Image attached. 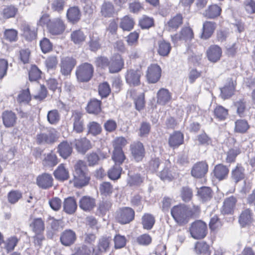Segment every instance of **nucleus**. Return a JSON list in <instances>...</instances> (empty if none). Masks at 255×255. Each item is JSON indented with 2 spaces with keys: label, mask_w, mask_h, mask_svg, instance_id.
<instances>
[{
  "label": "nucleus",
  "mask_w": 255,
  "mask_h": 255,
  "mask_svg": "<svg viewBox=\"0 0 255 255\" xmlns=\"http://www.w3.org/2000/svg\"><path fill=\"white\" fill-rule=\"evenodd\" d=\"M221 11L222 8L217 4H212L205 10L204 15L209 18H215L220 15Z\"/></svg>",
  "instance_id": "obj_38"
},
{
  "label": "nucleus",
  "mask_w": 255,
  "mask_h": 255,
  "mask_svg": "<svg viewBox=\"0 0 255 255\" xmlns=\"http://www.w3.org/2000/svg\"><path fill=\"white\" fill-rule=\"evenodd\" d=\"M237 202L236 198L233 196L226 198L221 209L222 214L224 215L233 214Z\"/></svg>",
  "instance_id": "obj_16"
},
{
  "label": "nucleus",
  "mask_w": 255,
  "mask_h": 255,
  "mask_svg": "<svg viewBox=\"0 0 255 255\" xmlns=\"http://www.w3.org/2000/svg\"><path fill=\"white\" fill-rule=\"evenodd\" d=\"M184 135L179 131H174L168 139V144L171 147L175 148L183 143Z\"/></svg>",
  "instance_id": "obj_22"
},
{
  "label": "nucleus",
  "mask_w": 255,
  "mask_h": 255,
  "mask_svg": "<svg viewBox=\"0 0 255 255\" xmlns=\"http://www.w3.org/2000/svg\"><path fill=\"white\" fill-rule=\"evenodd\" d=\"M73 175L75 186L81 188L88 184L90 177L85 161L80 160L77 161L74 166Z\"/></svg>",
  "instance_id": "obj_1"
},
{
  "label": "nucleus",
  "mask_w": 255,
  "mask_h": 255,
  "mask_svg": "<svg viewBox=\"0 0 255 255\" xmlns=\"http://www.w3.org/2000/svg\"><path fill=\"white\" fill-rule=\"evenodd\" d=\"M144 177L141 176L140 174L136 173L132 175L128 174L127 184L130 187L139 186L143 182Z\"/></svg>",
  "instance_id": "obj_39"
},
{
  "label": "nucleus",
  "mask_w": 255,
  "mask_h": 255,
  "mask_svg": "<svg viewBox=\"0 0 255 255\" xmlns=\"http://www.w3.org/2000/svg\"><path fill=\"white\" fill-rule=\"evenodd\" d=\"M53 178L50 174L44 173L37 176L36 183L40 188L46 189L53 186Z\"/></svg>",
  "instance_id": "obj_17"
},
{
  "label": "nucleus",
  "mask_w": 255,
  "mask_h": 255,
  "mask_svg": "<svg viewBox=\"0 0 255 255\" xmlns=\"http://www.w3.org/2000/svg\"><path fill=\"white\" fill-rule=\"evenodd\" d=\"M83 116V113L80 111H72L70 121L73 124V132L76 133H81L84 131L85 127Z\"/></svg>",
  "instance_id": "obj_5"
},
{
  "label": "nucleus",
  "mask_w": 255,
  "mask_h": 255,
  "mask_svg": "<svg viewBox=\"0 0 255 255\" xmlns=\"http://www.w3.org/2000/svg\"><path fill=\"white\" fill-rule=\"evenodd\" d=\"M110 240L107 238H102L99 240L98 250V253L103 254L106 253V252L109 249Z\"/></svg>",
  "instance_id": "obj_60"
},
{
  "label": "nucleus",
  "mask_w": 255,
  "mask_h": 255,
  "mask_svg": "<svg viewBox=\"0 0 255 255\" xmlns=\"http://www.w3.org/2000/svg\"><path fill=\"white\" fill-rule=\"evenodd\" d=\"M3 125L6 128L13 127L16 124L17 117L15 114L11 111H4L1 115Z\"/></svg>",
  "instance_id": "obj_20"
},
{
  "label": "nucleus",
  "mask_w": 255,
  "mask_h": 255,
  "mask_svg": "<svg viewBox=\"0 0 255 255\" xmlns=\"http://www.w3.org/2000/svg\"><path fill=\"white\" fill-rule=\"evenodd\" d=\"M161 69L156 64H151L148 67L146 72V77L148 81L151 83H156L161 76Z\"/></svg>",
  "instance_id": "obj_13"
},
{
  "label": "nucleus",
  "mask_w": 255,
  "mask_h": 255,
  "mask_svg": "<svg viewBox=\"0 0 255 255\" xmlns=\"http://www.w3.org/2000/svg\"><path fill=\"white\" fill-rule=\"evenodd\" d=\"M150 129L151 125L149 123L146 121L142 122L139 128V136L141 137L147 136L150 131Z\"/></svg>",
  "instance_id": "obj_63"
},
{
  "label": "nucleus",
  "mask_w": 255,
  "mask_h": 255,
  "mask_svg": "<svg viewBox=\"0 0 255 255\" xmlns=\"http://www.w3.org/2000/svg\"><path fill=\"white\" fill-rule=\"evenodd\" d=\"M112 159L115 162V164L119 166L122 164L126 159V156L122 149L120 148L114 150Z\"/></svg>",
  "instance_id": "obj_55"
},
{
  "label": "nucleus",
  "mask_w": 255,
  "mask_h": 255,
  "mask_svg": "<svg viewBox=\"0 0 255 255\" xmlns=\"http://www.w3.org/2000/svg\"><path fill=\"white\" fill-rule=\"evenodd\" d=\"M72 150V144L67 141L61 142L57 147L58 152L64 159H66L71 154Z\"/></svg>",
  "instance_id": "obj_23"
},
{
  "label": "nucleus",
  "mask_w": 255,
  "mask_h": 255,
  "mask_svg": "<svg viewBox=\"0 0 255 255\" xmlns=\"http://www.w3.org/2000/svg\"><path fill=\"white\" fill-rule=\"evenodd\" d=\"M222 53L221 48L217 45L210 46L207 51L208 60L213 63L217 62L220 59Z\"/></svg>",
  "instance_id": "obj_18"
},
{
  "label": "nucleus",
  "mask_w": 255,
  "mask_h": 255,
  "mask_svg": "<svg viewBox=\"0 0 255 255\" xmlns=\"http://www.w3.org/2000/svg\"><path fill=\"white\" fill-rule=\"evenodd\" d=\"M99 191L102 195L110 196L113 191V185L109 182H104L100 185Z\"/></svg>",
  "instance_id": "obj_51"
},
{
  "label": "nucleus",
  "mask_w": 255,
  "mask_h": 255,
  "mask_svg": "<svg viewBox=\"0 0 255 255\" xmlns=\"http://www.w3.org/2000/svg\"><path fill=\"white\" fill-rule=\"evenodd\" d=\"M124 61L119 54L114 55L110 60L109 71L111 73L120 72L124 67Z\"/></svg>",
  "instance_id": "obj_15"
},
{
  "label": "nucleus",
  "mask_w": 255,
  "mask_h": 255,
  "mask_svg": "<svg viewBox=\"0 0 255 255\" xmlns=\"http://www.w3.org/2000/svg\"><path fill=\"white\" fill-rule=\"evenodd\" d=\"M58 163L57 156L53 152H51L47 155L43 161V164L44 166L49 167H53Z\"/></svg>",
  "instance_id": "obj_56"
},
{
  "label": "nucleus",
  "mask_w": 255,
  "mask_h": 255,
  "mask_svg": "<svg viewBox=\"0 0 255 255\" xmlns=\"http://www.w3.org/2000/svg\"><path fill=\"white\" fill-rule=\"evenodd\" d=\"M18 242V240L15 237H11L2 242V255H4L13 251Z\"/></svg>",
  "instance_id": "obj_24"
},
{
  "label": "nucleus",
  "mask_w": 255,
  "mask_h": 255,
  "mask_svg": "<svg viewBox=\"0 0 255 255\" xmlns=\"http://www.w3.org/2000/svg\"><path fill=\"white\" fill-rule=\"evenodd\" d=\"M180 195L184 202H188L192 198V190L188 186H184L181 188Z\"/></svg>",
  "instance_id": "obj_61"
},
{
  "label": "nucleus",
  "mask_w": 255,
  "mask_h": 255,
  "mask_svg": "<svg viewBox=\"0 0 255 255\" xmlns=\"http://www.w3.org/2000/svg\"><path fill=\"white\" fill-rule=\"evenodd\" d=\"M154 217L149 213H145L141 218V224L144 229L149 230L151 229L155 224Z\"/></svg>",
  "instance_id": "obj_41"
},
{
  "label": "nucleus",
  "mask_w": 255,
  "mask_h": 255,
  "mask_svg": "<svg viewBox=\"0 0 255 255\" xmlns=\"http://www.w3.org/2000/svg\"><path fill=\"white\" fill-rule=\"evenodd\" d=\"M216 26V24L214 22L205 21L203 25V32L201 37L205 39L210 37L213 33Z\"/></svg>",
  "instance_id": "obj_33"
},
{
  "label": "nucleus",
  "mask_w": 255,
  "mask_h": 255,
  "mask_svg": "<svg viewBox=\"0 0 255 255\" xmlns=\"http://www.w3.org/2000/svg\"><path fill=\"white\" fill-rule=\"evenodd\" d=\"M171 99V94L164 88H161L157 93V103L161 105L167 104Z\"/></svg>",
  "instance_id": "obj_27"
},
{
  "label": "nucleus",
  "mask_w": 255,
  "mask_h": 255,
  "mask_svg": "<svg viewBox=\"0 0 255 255\" xmlns=\"http://www.w3.org/2000/svg\"><path fill=\"white\" fill-rule=\"evenodd\" d=\"M245 169L240 164H238L231 172V179L236 183L242 180L245 178Z\"/></svg>",
  "instance_id": "obj_29"
},
{
  "label": "nucleus",
  "mask_w": 255,
  "mask_h": 255,
  "mask_svg": "<svg viewBox=\"0 0 255 255\" xmlns=\"http://www.w3.org/2000/svg\"><path fill=\"white\" fill-rule=\"evenodd\" d=\"M74 144L78 151L83 153H85L92 147L90 141L86 137L75 139Z\"/></svg>",
  "instance_id": "obj_25"
},
{
  "label": "nucleus",
  "mask_w": 255,
  "mask_h": 255,
  "mask_svg": "<svg viewBox=\"0 0 255 255\" xmlns=\"http://www.w3.org/2000/svg\"><path fill=\"white\" fill-rule=\"evenodd\" d=\"M95 206V199L90 196H84L79 201V207L84 211L90 212Z\"/></svg>",
  "instance_id": "obj_21"
},
{
  "label": "nucleus",
  "mask_w": 255,
  "mask_h": 255,
  "mask_svg": "<svg viewBox=\"0 0 255 255\" xmlns=\"http://www.w3.org/2000/svg\"><path fill=\"white\" fill-rule=\"evenodd\" d=\"M183 23V17L181 14H177L167 22L169 30H176Z\"/></svg>",
  "instance_id": "obj_42"
},
{
  "label": "nucleus",
  "mask_w": 255,
  "mask_h": 255,
  "mask_svg": "<svg viewBox=\"0 0 255 255\" xmlns=\"http://www.w3.org/2000/svg\"><path fill=\"white\" fill-rule=\"evenodd\" d=\"M130 150L132 159L137 162L142 161L145 156L144 147L140 141H135L131 144Z\"/></svg>",
  "instance_id": "obj_8"
},
{
  "label": "nucleus",
  "mask_w": 255,
  "mask_h": 255,
  "mask_svg": "<svg viewBox=\"0 0 255 255\" xmlns=\"http://www.w3.org/2000/svg\"><path fill=\"white\" fill-rule=\"evenodd\" d=\"M53 174L55 178L61 181L67 180L69 178V171L63 164H60L57 167Z\"/></svg>",
  "instance_id": "obj_30"
},
{
  "label": "nucleus",
  "mask_w": 255,
  "mask_h": 255,
  "mask_svg": "<svg viewBox=\"0 0 255 255\" xmlns=\"http://www.w3.org/2000/svg\"><path fill=\"white\" fill-rule=\"evenodd\" d=\"M88 132L93 135L99 134L102 131L101 125L97 122H91L87 125Z\"/></svg>",
  "instance_id": "obj_59"
},
{
  "label": "nucleus",
  "mask_w": 255,
  "mask_h": 255,
  "mask_svg": "<svg viewBox=\"0 0 255 255\" xmlns=\"http://www.w3.org/2000/svg\"><path fill=\"white\" fill-rule=\"evenodd\" d=\"M171 49L170 43L164 40H160L158 42L157 52L162 56H167Z\"/></svg>",
  "instance_id": "obj_47"
},
{
  "label": "nucleus",
  "mask_w": 255,
  "mask_h": 255,
  "mask_svg": "<svg viewBox=\"0 0 255 255\" xmlns=\"http://www.w3.org/2000/svg\"><path fill=\"white\" fill-rule=\"evenodd\" d=\"M141 75L142 72L139 69L128 70L125 75L126 82L130 86H137L140 84Z\"/></svg>",
  "instance_id": "obj_11"
},
{
  "label": "nucleus",
  "mask_w": 255,
  "mask_h": 255,
  "mask_svg": "<svg viewBox=\"0 0 255 255\" xmlns=\"http://www.w3.org/2000/svg\"><path fill=\"white\" fill-rule=\"evenodd\" d=\"M101 13L105 17H112L115 13V8L112 3L104 2L101 6Z\"/></svg>",
  "instance_id": "obj_46"
},
{
  "label": "nucleus",
  "mask_w": 255,
  "mask_h": 255,
  "mask_svg": "<svg viewBox=\"0 0 255 255\" xmlns=\"http://www.w3.org/2000/svg\"><path fill=\"white\" fill-rule=\"evenodd\" d=\"M94 68L89 63L85 62L79 65L76 70V76L78 82L85 83L89 82L93 76Z\"/></svg>",
  "instance_id": "obj_3"
},
{
  "label": "nucleus",
  "mask_w": 255,
  "mask_h": 255,
  "mask_svg": "<svg viewBox=\"0 0 255 255\" xmlns=\"http://www.w3.org/2000/svg\"><path fill=\"white\" fill-rule=\"evenodd\" d=\"M47 119L51 125H56L60 121V115L57 110H52L48 112Z\"/></svg>",
  "instance_id": "obj_52"
},
{
  "label": "nucleus",
  "mask_w": 255,
  "mask_h": 255,
  "mask_svg": "<svg viewBox=\"0 0 255 255\" xmlns=\"http://www.w3.org/2000/svg\"><path fill=\"white\" fill-rule=\"evenodd\" d=\"M189 231L193 238L196 240L202 239L207 234V226L205 222L198 220L191 224Z\"/></svg>",
  "instance_id": "obj_4"
},
{
  "label": "nucleus",
  "mask_w": 255,
  "mask_h": 255,
  "mask_svg": "<svg viewBox=\"0 0 255 255\" xmlns=\"http://www.w3.org/2000/svg\"><path fill=\"white\" fill-rule=\"evenodd\" d=\"M77 208L76 201L73 197L66 198L63 202V210L68 214H74Z\"/></svg>",
  "instance_id": "obj_26"
},
{
  "label": "nucleus",
  "mask_w": 255,
  "mask_h": 255,
  "mask_svg": "<svg viewBox=\"0 0 255 255\" xmlns=\"http://www.w3.org/2000/svg\"><path fill=\"white\" fill-rule=\"evenodd\" d=\"M75 255H90L92 251L95 250L92 248H89L85 245H82L79 246L75 247Z\"/></svg>",
  "instance_id": "obj_58"
},
{
  "label": "nucleus",
  "mask_w": 255,
  "mask_h": 255,
  "mask_svg": "<svg viewBox=\"0 0 255 255\" xmlns=\"http://www.w3.org/2000/svg\"><path fill=\"white\" fill-rule=\"evenodd\" d=\"M122 167L118 164H115L108 172V177L113 180H116L121 177Z\"/></svg>",
  "instance_id": "obj_50"
},
{
  "label": "nucleus",
  "mask_w": 255,
  "mask_h": 255,
  "mask_svg": "<svg viewBox=\"0 0 255 255\" xmlns=\"http://www.w3.org/2000/svg\"><path fill=\"white\" fill-rule=\"evenodd\" d=\"M57 131L54 128H51L46 132L40 133L36 135V142L38 144L52 143L55 142L56 138Z\"/></svg>",
  "instance_id": "obj_10"
},
{
  "label": "nucleus",
  "mask_w": 255,
  "mask_h": 255,
  "mask_svg": "<svg viewBox=\"0 0 255 255\" xmlns=\"http://www.w3.org/2000/svg\"><path fill=\"white\" fill-rule=\"evenodd\" d=\"M235 86L233 81L230 80L222 88H221V97L222 99L230 98L234 94Z\"/></svg>",
  "instance_id": "obj_32"
},
{
  "label": "nucleus",
  "mask_w": 255,
  "mask_h": 255,
  "mask_svg": "<svg viewBox=\"0 0 255 255\" xmlns=\"http://www.w3.org/2000/svg\"><path fill=\"white\" fill-rule=\"evenodd\" d=\"M134 21L133 18L129 15H126L121 19L119 26L124 31H130L133 29Z\"/></svg>",
  "instance_id": "obj_35"
},
{
  "label": "nucleus",
  "mask_w": 255,
  "mask_h": 255,
  "mask_svg": "<svg viewBox=\"0 0 255 255\" xmlns=\"http://www.w3.org/2000/svg\"><path fill=\"white\" fill-rule=\"evenodd\" d=\"M30 100L31 95L28 88L21 91L17 98V101L19 103L27 104Z\"/></svg>",
  "instance_id": "obj_57"
},
{
  "label": "nucleus",
  "mask_w": 255,
  "mask_h": 255,
  "mask_svg": "<svg viewBox=\"0 0 255 255\" xmlns=\"http://www.w3.org/2000/svg\"><path fill=\"white\" fill-rule=\"evenodd\" d=\"M67 17L72 23L77 22L80 19L81 13L77 6L70 7L67 11Z\"/></svg>",
  "instance_id": "obj_36"
},
{
  "label": "nucleus",
  "mask_w": 255,
  "mask_h": 255,
  "mask_svg": "<svg viewBox=\"0 0 255 255\" xmlns=\"http://www.w3.org/2000/svg\"><path fill=\"white\" fill-rule=\"evenodd\" d=\"M21 29L24 36L28 40H32L36 37V33L34 27H31L29 24L24 23L21 25Z\"/></svg>",
  "instance_id": "obj_48"
},
{
  "label": "nucleus",
  "mask_w": 255,
  "mask_h": 255,
  "mask_svg": "<svg viewBox=\"0 0 255 255\" xmlns=\"http://www.w3.org/2000/svg\"><path fill=\"white\" fill-rule=\"evenodd\" d=\"M240 153V149L236 147L229 149L226 153V162L229 163L235 162L236 157Z\"/></svg>",
  "instance_id": "obj_53"
},
{
  "label": "nucleus",
  "mask_w": 255,
  "mask_h": 255,
  "mask_svg": "<svg viewBox=\"0 0 255 255\" xmlns=\"http://www.w3.org/2000/svg\"><path fill=\"white\" fill-rule=\"evenodd\" d=\"M134 92V90H130L129 94L134 100L135 109L140 111L143 109L145 106L144 94L141 93L137 97H135L133 95Z\"/></svg>",
  "instance_id": "obj_45"
},
{
  "label": "nucleus",
  "mask_w": 255,
  "mask_h": 255,
  "mask_svg": "<svg viewBox=\"0 0 255 255\" xmlns=\"http://www.w3.org/2000/svg\"><path fill=\"white\" fill-rule=\"evenodd\" d=\"M229 171L228 168L223 164L216 165L214 169V175L219 180L225 179L228 176Z\"/></svg>",
  "instance_id": "obj_40"
},
{
  "label": "nucleus",
  "mask_w": 255,
  "mask_h": 255,
  "mask_svg": "<svg viewBox=\"0 0 255 255\" xmlns=\"http://www.w3.org/2000/svg\"><path fill=\"white\" fill-rule=\"evenodd\" d=\"M76 60L72 57H63L60 63V72L64 76H68L76 65Z\"/></svg>",
  "instance_id": "obj_9"
},
{
  "label": "nucleus",
  "mask_w": 255,
  "mask_h": 255,
  "mask_svg": "<svg viewBox=\"0 0 255 255\" xmlns=\"http://www.w3.org/2000/svg\"><path fill=\"white\" fill-rule=\"evenodd\" d=\"M195 250L197 254H209V246L205 242H198L195 246Z\"/></svg>",
  "instance_id": "obj_62"
},
{
  "label": "nucleus",
  "mask_w": 255,
  "mask_h": 255,
  "mask_svg": "<svg viewBox=\"0 0 255 255\" xmlns=\"http://www.w3.org/2000/svg\"><path fill=\"white\" fill-rule=\"evenodd\" d=\"M171 214L175 222L179 225L187 224L191 218L188 208L184 204L174 206L171 209Z\"/></svg>",
  "instance_id": "obj_2"
},
{
  "label": "nucleus",
  "mask_w": 255,
  "mask_h": 255,
  "mask_svg": "<svg viewBox=\"0 0 255 255\" xmlns=\"http://www.w3.org/2000/svg\"><path fill=\"white\" fill-rule=\"evenodd\" d=\"M249 128L250 125L245 120H238L235 123L234 131L236 133H245Z\"/></svg>",
  "instance_id": "obj_44"
},
{
  "label": "nucleus",
  "mask_w": 255,
  "mask_h": 255,
  "mask_svg": "<svg viewBox=\"0 0 255 255\" xmlns=\"http://www.w3.org/2000/svg\"><path fill=\"white\" fill-rule=\"evenodd\" d=\"M253 221L252 213L251 211L248 209L243 211L241 214L239 222L242 227H244L246 226L250 225Z\"/></svg>",
  "instance_id": "obj_37"
},
{
  "label": "nucleus",
  "mask_w": 255,
  "mask_h": 255,
  "mask_svg": "<svg viewBox=\"0 0 255 255\" xmlns=\"http://www.w3.org/2000/svg\"><path fill=\"white\" fill-rule=\"evenodd\" d=\"M193 37V32L190 27H184L182 29L179 34H175L172 36L173 41L179 40H188Z\"/></svg>",
  "instance_id": "obj_28"
},
{
  "label": "nucleus",
  "mask_w": 255,
  "mask_h": 255,
  "mask_svg": "<svg viewBox=\"0 0 255 255\" xmlns=\"http://www.w3.org/2000/svg\"><path fill=\"white\" fill-rule=\"evenodd\" d=\"M102 102L96 99H92L88 104L86 110L89 114L98 115L101 111Z\"/></svg>",
  "instance_id": "obj_31"
},
{
  "label": "nucleus",
  "mask_w": 255,
  "mask_h": 255,
  "mask_svg": "<svg viewBox=\"0 0 255 255\" xmlns=\"http://www.w3.org/2000/svg\"><path fill=\"white\" fill-rule=\"evenodd\" d=\"M65 28L64 22L60 17L53 18L48 23V31L53 35L62 34Z\"/></svg>",
  "instance_id": "obj_6"
},
{
  "label": "nucleus",
  "mask_w": 255,
  "mask_h": 255,
  "mask_svg": "<svg viewBox=\"0 0 255 255\" xmlns=\"http://www.w3.org/2000/svg\"><path fill=\"white\" fill-rule=\"evenodd\" d=\"M86 36L80 30H77L71 33V40L76 44H80L85 41Z\"/></svg>",
  "instance_id": "obj_49"
},
{
  "label": "nucleus",
  "mask_w": 255,
  "mask_h": 255,
  "mask_svg": "<svg viewBox=\"0 0 255 255\" xmlns=\"http://www.w3.org/2000/svg\"><path fill=\"white\" fill-rule=\"evenodd\" d=\"M77 240L75 232L71 230H64L60 235V241L62 245L66 247H69L73 245Z\"/></svg>",
  "instance_id": "obj_12"
},
{
  "label": "nucleus",
  "mask_w": 255,
  "mask_h": 255,
  "mask_svg": "<svg viewBox=\"0 0 255 255\" xmlns=\"http://www.w3.org/2000/svg\"><path fill=\"white\" fill-rule=\"evenodd\" d=\"M90 40L88 42L89 49L93 52H96L101 48V45L100 42V37L96 34L90 35Z\"/></svg>",
  "instance_id": "obj_43"
},
{
  "label": "nucleus",
  "mask_w": 255,
  "mask_h": 255,
  "mask_svg": "<svg viewBox=\"0 0 255 255\" xmlns=\"http://www.w3.org/2000/svg\"><path fill=\"white\" fill-rule=\"evenodd\" d=\"M134 211L131 208L124 207L117 211V219L121 224H126L134 219Z\"/></svg>",
  "instance_id": "obj_7"
},
{
  "label": "nucleus",
  "mask_w": 255,
  "mask_h": 255,
  "mask_svg": "<svg viewBox=\"0 0 255 255\" xmlns=\"http://www.w3.org/2000/svg\"><path fill=\"white\" fill-rule=\"evenodd\" d=\"M112 206V203L110 201H102L98 206L97 209V214L99 216L105 215L110 210Z\"/></svg>",
  "instance_id": "obj_54"
},
{
  "label": "nucleus",
  "mask_w": 255,
  "mask_h": 255,
  "mask_svg": "<svg viewBox=\"0 0 255 255\" xmlns=\"http://www.w3.org/2000/svg\"><path fill=\"white\" fill-rule=\"evenodd\" d=\"M208 169V165L205 162H199L194 165L191 174L195 178H201L205 175Z\"/></svg>",
  "instance_id": "obj_14"
},
{
  "label": "nucleus",
  "mask_w": 255,
  "mask_h": 255,
  "mask_svg": "<svg viewBox=\"0 0 255 255\" xmlns=\"http://www.w3.org/2000/svg\"><path fill=\"white\" fill-rule=\"evenodd\" d=\"M29 227L35 234H41L45 230L44 221L41 218L30 217Z\"/></svg>",
  "instance_id": "obj_19"
},
{
  "label": "nucleus",
  "mask_w": 255,
  "mask_h": 255,
  "mask_svg": "<svg viewBox=\"0 0 255 255\" xmlns=\"http://www.w3.org/2000/svg\"><path fill=\"white\" fill-rule=\"evenodd\" d=\"M197 195L202 202H205L211 199L212 191L208 187L203 186L198 189Z\"/></svg>",
  "instance_id": "obj_34"
},
{
  "label": "nucleus",
  "mask_w": 255,
  "mask_h": 255,
  "mask_svg": "<svg viewBox=\"0 0 255 255\" xmlns=\"http://www.w3.org/2000/svg\"><path fill=\"white\" fill-rule=\"evenodd\" d=\"M139 25L142 29H149L154 25L152 18L143 16L139 21Z\"/></svg>",
  "instance_id": "obj_64"
}]
</instances>
